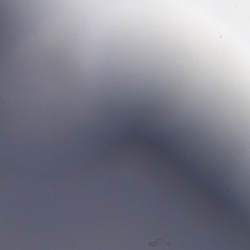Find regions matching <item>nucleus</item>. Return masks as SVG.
I'll return each instance as SVG.
<instances>
[{
	"label": "nucleus",
	"mask_w": 250,
	"mask_h": 250,
	"mask_svg": "<svg viewBox=\"0 0 250 250\" xmlns=\"http://www.w3.org/2000/svg\"><path fill=\"white\" fill-rule=\"evenodd\" d=\"M146 141H148L149 144L153 145L159 146L162 148H167L169 147L170 145L167 143L162 142L161 141H157L155 140H151L150 139H146Z\"/></svg>",
	"instance_id": "1"
},
{
	"label": "nucleus",
	"mask_w": 250,
	"mask_h": 250,
	"mask_svg": "<svg viewBox=\"0 0 250 250\" xmlns=\"http://www.w3.org/2000/svg\"><path fill=\"white\" fill-rule=\"evenodd\" d=\"M176 156H177V157H178L179 156H178V155H177Z\"/></svg>",
	"instance_id": "2"
},
{
	"label": "nucleus",
	"mask_w": 250,
	"mask_h": 250,
	"mask_svg": "<svg viewBox=\"0 0 250 250\" xmlns=\"http://www.w3.org/2000/svg\"><path fill=\"white\" fill-rule=\"evenodd\" d=\"M183 158H185L186 157H184Z\"/></svg>",
	"instance_id": "3"
}]
</instances>
